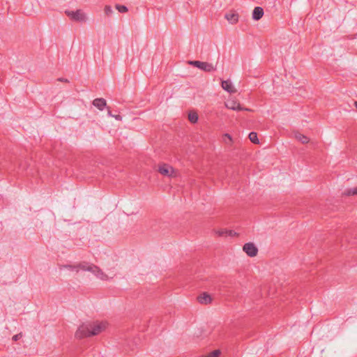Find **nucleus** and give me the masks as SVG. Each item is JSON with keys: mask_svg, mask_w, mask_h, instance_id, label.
Returning <instances> with one entry per match:
<instances>
[{"mask_svg": "<svg viewBox=\"0 0 357 357\" xmlns=\"http://www.w3.org/2000/svg\"><path fill=\"white\" fill-rule=\"evenodd\" d=\"M108 326L106 321L86 322L81 324L75 332L78 339L96 335L104 331Z\"/></svg>", "mask_w": 357, "mask_h": 357, "instance_id": "nucleus-1", "label": "nucleus"}, {"mask_svg": "<svg viewBox=\"0 0 357 357\" xmlns=\"http://www.w3.org/2000/svg\"><path fill=\"white\" fill-rule=\"evenodd\" d=\"M64 13L70 20L75 23L85 24L89 21L88 14L80 8L66 9Z\"/></svg>", "mask_w": 357, "mask_h": 357, "instance_id": "nucleus-2", "label": "nucleus"}, {"mask_svg": "<svg viewBox=\"0 0 357 357\" xmlns=\"http://www.w3.org/2000/svg\"><path fill=\"white\" fill-rule=\"evenodd\" d=\"M86 262H76L59 264L58 266L59 271L64 274L68 273H79V271H85Z\"/></svg>", "mask_w": 357, "mask_h": 357, "instance_id": "nucleus-3", "label": "nucleus"}, {"mask_svg": "<svg viewBox=\"0 0 357 357\" xmlns=\"http://www.w3.org/2000/svg\"><path fill=\"white\" fill-rule=\"evenodd\" d=\"M85 267V271L91 272L101 282L108 281L112 278V276H109L94 264L86 262Z\"/></svg>", "mask_w": 357, "mask_h": 357, "instance_id": "nucleus-4", "label": "nucleus"}, {"mask_svg": "<svg viewBox=\"0 0 357 357\" xmlns=\"http://www.w3.org/2000/svg\"><path fill=\"white\" fill-rule=\"evenodd\" d=\"M188 63L190 66L197 67L206 73H213L217 70L216 66L212 63L199 61H188Z\"/></svg>", "mask_w": 357, "mask_h": 357, "instance_id": "nucleus-5", "label": "nucleus"}, {"mask_svg": "<svg viewBox=\"0 0 357 357\" xmlns=\"http://www.w3.org/2000/svg\"><path fill=\"white\" fill-rule=\"evenodd\" d=\"M158 172L162 176L174 178L178 175L177 171L167 164H160L158 167Z\"/></svg>", "mask_w": 357, "mask_h": 357, "instance_id": "nucleus-6", "label": "nucleus"}, {"mask_svg": "<svg viewBox=\"0 0 357 357\" xmlns=\"http://www.w3.org/2000/svg\"><path fill=\"white\" fill-rule=\"evenodd\" d=\"M243 251L250 257H255L258 255V248L254 243L248 242L242 247Z\"/></svg>", "mask_w": 357, "mask_h": 357, "instance_id": "nucleus-7", "label": "nucleus"}, {"mask_svg": "<svg viewBox=\"0 0 357 357\" xmlns=\"http://www.w3.org/2000/svg\"><path fill=\"white\" fill-rule=\"evenodd\" d=\"M213 233L218 237L222 236H231V237H238L239 234L234 230L218 228L213 230Z\"/></svg>", "mask_w": 357, "mask_h": 357, "instance_id": "nucleus-8", "label": "nucleus"}, {"mask_svg": "<svg viewBox=\"0 0 357 357\" xmlns=\"http://www.w3.org/2000/svg\"><path fill=\"white\" fill-rule=\"evenodd\" d=\"M225 106L227 109L231 110H242L243 108L241 106L240 102L235 98H229L225 102Z\"/></svg>", "mask_w": 357, "mask_h": 357, "instance_id": "nucleus-9", "label": "nucleus"}, {"mask_svg": "<svg viewBox=\"0 0 357 357\" xmlns=\"http://www.w3.org/2000/svg\"><path fill=\"white\" fill-rule=\"evenodd\" d=\"M225 18L230 24H236L239 21V15L235 10H229L225 15Z\"/></svg>", "mask_w": 357, "mask_h": 357, "instance_id": "nucleus-10", "label": "nucleus"}, {"mask_svg": "<svg viewBox=\"0 0 357 357\" xmlns=\"http://www.w3.org/2000/svg\"><path fill=\"white\" fill-rule=\"evenodd\" d=\"M220 84L222 89L229 93H235L237 91V89L230 79L222 80Z\"/></svg>", "mask_w": 357, "mask_h": 357, "instance_id": "nucleus-11", "label": "nucleus"}, {"mask_svg": "<svg viewBox=\"0 0 357 357\" xmlns=\"http://www.w3.org/2000/svg\"><path fill=\"white\" fill-rule=\"evenodd\" d=\"M197 301L199 303L202 305H208L212 303L213 298L207 292H202L200 295L197 296Z\"/></svg>", "mask_w": 357, "mask_h": 357, "instance_id": "nucleus-12", "label": "nucleus"}, {"mask_svg": "<svg viewBox=\"0 0 357 357\" xmlns=\"http://www.w3.org/2000/svg\"><path fill=\"white\" fill-rule=\"evenodd\" d=\"M93 105L100 111L107 106V101L104 98H96L93 100Z\"/></svg>", "mask_w": 357, "mask_h": 357, "instance_id": "nucleus-13", "label": "nucleus"}, {"mask_svg": "<svg viewBox=\"0 0 357 357\" xmlns=\"http://www.w3.org/2000/svg\"><path fill=\"white\" fill-rule=\"evenodd\" d=\"M264 15V10L261 7H255L252 12V18L255 20H260Z\"/></svg>", "mask_w": 357, "mask_h": 357, "instance_id": "nucleus-14", "label": "nucleus"}, {"mask_svg": "<svg viewBox=\"0 0 357 357\" xmlns=\"http://www.w3.org/2000/svg\"><path fill=\"white\" fill-rule=\"evenodd\" d=\"M294 136L296 139H297L302 144H307L310 142V139L307 136L298 132H294Z\"/></svg>", "mask_w": 357, "mask_h": 357, "instance_id": "nucleus-15", "label": "nucleus"}, {"mask_svg": "<svg viewBox=\"0 0 357 357\" xmlns=\"http://www.w3.org/2000/svg\"><path fill=\"white\" fill-rule=\"evenodd\" d=\"M188 121L192 123H196L198 121L199 116L195 111H190L188 115Z\"/></svg>", "mask_w": 357, "mask_h": 357, "instance_id": "nucleus-16", "label": "nucleus"}, {"mask_svg": "<svg viewBox=\"0 0 357 357\" xmlns=\"http://www.w3.org/2000/svg\"><path fill=\"white\" fill-rule=\"evenodd\" d=\"M221 355V351L219 349L214 350L208 354L204 355L202 357H220Z\"/></svg>", "mask_w": 357, "mask_h": 357, "instance_id": "nucleus-17", "label": "nucleus"}, {"mask_svg": "<svg viewBox=\"0 0 357 357\" xmlns=\"http://www.w3.org/2000/svg\"><path fill=\"white\" fill-rule=\"evenodd\" d=\"M249 139L250 140L256 144H258L259 143V139L257 137V135L256 132H252L249 134Z\"/></svg>", "mask_w": 357, "mask_h": 357, "instance_id": "nucleus-18", "label": "nucleus"}, {"mask_svg": "<svg viewBox=\"0 0 357 357\" xmlns=\"http://www.w3.org/2000/svg\"><path fill=\"white\" fill-rule=\"evenodd\" d=\"M223 138H224V142L227 144H229V145H231L232 143H233V139L231 137V136L229 135V134H225L223 135Z\"/></svg>", "mask_w": 357, "mask_h": 357, "instance_id": "nucleus-19", "label": "nucleus"}, {"mask_svg": "<svg viewBox=\"0 0 357 357\" xmlns=\"http://www.w3.org/2000/svg\"><path fill=\"white\" fill-rule=\"evenodd\" d=\"M115 8L116 9L121 13H127L128 12V8L123 5H119V4H117L115 6Z\"/></svg>", "mask_w": 357, "mask_h": 357, "instance_id": "nucleus-20", "label": "nucleus"}, {"mask_svg": "<svg viewBox=\"0 0 357 357\" xmlns=\"http://www.w3.org/2000/svg\"><path fill=\"white\" fill-rule=\"evenodd\" d=\"M104 13L107 16L110 15L113 13L112 7L110 6H109V5L105 6V7H104Z\"/></svg>", "mask_w": 357, "mask_h": 357, "instance_id": "nucleus-21", "label": "nucleus"}, {"mask_svg": "<svg viewBox=\"0 0 357 357\" xmlns=\"http://www.w3.org/2000/svg\"><path fill=\"white\" fill-rule=\"evenodd\" d=\"M348 195H357V187L350 189L347 192Z\"/></svg>", "mask_w": 357, "mask_h": 357, "instance_id": "nucleus-22", "label": "nucleus"}, {"mask_svg": "<svg viewBox=\"0 0 357 357\" xmlns=\"http://www.w3.org/2000/svg\"><path fill=\"white\" fill-rule=\"evenodd\" d=\"M112 117H114L117 121H121L122 117L120 115H113Z\"/></svg>", "mask_w": 357, "mask_h": 357, "instance_id": "nucleus-23", "label": "nucleus"}, {"mask_svg": "<svg viewBox=\"0 0 357 357\" xmlns=\"http://www.w3.org/2000/svg\"><path fill=\"white\" fill-rule=\"evenodd\" d=\"M13 338L14 340H17L18 339V335H16L13 336Z\"/></svg>", "mask_w": 357, "mask_h": 357, "instance_id": "nucleus-24", "label": "nucleus"}, {"mask_svg": "<svg viewBox=\"0 0 357 357\" xmlns=\"http://www.w3.org/2000/svg\"><path fill=\"white\" fill-rule=\"evenodd\" d=\"M108 115L110 116H112L113 114H112L111 111L110 110H108V112H107Z\"/></svg>", "mask_w": 357, "mask_h": 357, "instance_id": "nucleus-25", "label": "nucleus"}, {"mask_svg": "<svg viewBox=\"0 0 357 357\" xmlns=\"http://www.w3.org/2000/svg\"><path fill=\"white\" fill-rule=\"evenodd\" d=\"M60 80H61V82H63V81H64V82H68V80H67V79H61Z\"/></svg>", "mask_w": 357, "mask_h": 357, "instance_id": "nucleus-26", "label": "nucleus"}, {"mask_svg": "<svg viewBox=\"0 0 357 357\" xmlns=\"http://www.w3.org/2000/svg\"><path fill=\"white\" fill-rule=\"evenodd\" d=\"M354 105L357 107V101L354 102Z\"/></svg>", "mask_w": 357, "mask_h": 357, "instance_id": "nucleus-27", "label": "nucleus"}]
</instances>
